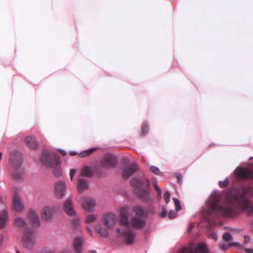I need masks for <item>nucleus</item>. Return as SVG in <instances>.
I'll return each instance as SVG.
<instances>
[{"instance_id":"79ce46f5","label":"nucleus","mask_w":253,"mask_h":253,"mask_svg":"<svg viewBox=\"0 0 253 253\" xmlns=\"http://www.w3.org/2000/svg\"><path fill=\"white\" fill-rule=\"evenodd\" d=\"M6 226V222H0V229H2Z\"/></svg>"},{"instance_id":"a18cd8bd","label":"nucleus","mask_w":253,"mask_h":253,"mask_svg":"<svg viewBox=\"0 0 253 253\" xmlns=\"http://www.w3.org/2000/svg\"><path fill=\"white\" fill-rule=\"evenodd\" d=\"M153 187L154 188H155V189L157 191V190H159V189H161L158 185H157V184L156 183H153Z\"/></svg>"},{"instance_id":"4c0bfd02","label":"nucleus","mask_w":253,"mask_h":253,"mask_svg":"<svg viewBox=\"0 0 253 253\" xmlns=\"http://www.w3.org/2000/svg\"><path fill=\"white\" fill-rule=\"evenodd\" d=\"M177 181L179 184L182 183V175L180 173H177L176 175Z\"/></svg>"},{"instance_id":"4be33fe9","label":"nucleus","mask_w":253,"mask_h":253,"mask_svg":"<svg viewBox=\"0 0 253 253\" xmlns=\"http://www.w3.org/2000/svg\"><path fill=\"white\" fill-rule=\"evenodd\" d=\"M81 175L83 176L91 177L94 174V172L91 167L86 166L81 169Z\"/></svg>"},{"instance_id":"393cba45","label":"nucleus","mask_w":253,"mask_h":253,"mask_svg":"<svg viewBox=\"0 0 253 253\" xmlns=\"http://www.w3.org/2000/svg\"><path fill=\"white\" fill-rule=\"evenodd\" d=\"M219 246L220 249L223 251L226 250L229 247H231L232 246H237V247H239V248H241L242 247V246L239 242H231V243H229L228 245H227L225 243H221L219 245Z\"/></svg>"},{"instance_id":"bb28decb","label":"nucleus","mask_w":253,"mask_h":253,"mask_svg":"<svg viewBox=\"0 0 253 253\" xmlns=\"http://www.w3.org/2000/svg\"><path fill=\"white\" fill-rule=\"evenodd\" d=\"M8 217V212L6 209H3L0 211V221H6Z\"/></svg>"},{"instance_id":"58836bf2","label":"nucleus","mask_w":253,"mask_h":253,"mask_svg":"<svg viewBox=\"0 0 253 253\" xmlns=\"http://www.w3.org/2000/svg\"><path fill=\"white\" fill-rule=\"evenodd\" d=\"M157 192V198L158 200L160 201L162 198V191L161 189H159V190L156 191Z\"/></svg>"},{"instance_id":"bf43d9fd","label":"nucleus","mask_w":253,"mask_h":253,"mask_svg":"<svg viewBox=\"0 0 253 253\" xmlns=\"http://www.w3.org/2000/svg\"><path fill=\"white\" fill-rule=\"evenodd\" d=\"M17 253H20V252H17Z\"/></svg>"},{"instance_id":"cd10ccee","label":"nucleus","mask_w":253,"mask_h":253,"mask_svg":"<svg viewBox=\"0 0 253 253\" xmlns=\"http://www.w3.org/2000/svg\"><path fill=\"white\" fill-rule=\"evenodd\" d=\"M149 130V126L148 122H144L142 125V134L146 135Z\"/></svg>"},{"instance_id":"20e7f679","label":"nucleus","mask_w":253,"mask_h":253,"mask_svg":"<svg viewBox=\"0 0 253 253\" xmlns=\"http://www.w3.org/2000/svg\"><path fill=\"white\" fill-rule=\"evenodd\" d=\"M9 155L10 157L8 161V172L14 179L22 181L24 171L22 166L23 160L22 154L17 150H13L10 152Z\"/></svg>"},{"instance_id":"f8f14e48","label":"nucleus","mask_w":253,"mask_h":253,"mask_svg":"<svg viewBox=\"0 0 253 253\" xmlns=\"http://www.w3.org/2000/svg\"><path fill=\"white\" fill-rule=\"evenodd\" d=\"M130 184L135 189H140L150 185L149 180L147 178L140 179L137 177H133L130 180Z\"/></svg>"},{"instance_id":"c03bdc74","label":"nucleus","mask_w":253,"mask_h":253,"mask_svg":"<svg viewBox=\"0 0 253 253\" xmlns=\"http://www.w3.org/2000/svg\"><path fill=\"white\" fill-rule=\"evenodd\" d=\"M59 151H60L61 154L63 156H65L67 154V152L63 149H59Z\"/></svg>"},{"instance_id":"72a5a7b5","label":"nucleus","mask_w":253,"mask_h":253,"mask_svg":"<svg viewBox=\"0 0 253 253\" xmlns=\"http://www.w3.org/2000/svg\"><path fill=\"white\" fill-rule=\"evenodd\" d=\"M170 196L171 194L169 191H167L165 192L164 197L165 200L167 203H168L170 201Z\"/></svg>"},{"instance_id":"a19ab883","label":"nucleus","mask_w":253,"mask_h":253,"mask_svg":"<svg viewBox=\"0 0 253 253\" xmlns=\"http://www.w3.org/2000/svg\"><path fill=\"white\" fill-rule=\"evenodd\" d=\"M193 228V225L192 224H190L188 225L187 231L189 233H190L192 232Z\"/></svg>"},{"instance_id":"de8ad7c7","label":"nucleus","mask_w":253,"mask_h":253,"mask_svg":"<svg viewBox=\"0 0 253 253\" xmlns=\"http://www.w3.org/2000/svg\"><path fill=\"white\" fill-rule=\"evenodd\" d=\"M78 154V152L75 151H71L70 152V155L71 156H75Z\"/></svg>"},{"instance_id":"4d7b16f0","label":"nucleus","mask_w":253,"mask_h":253,"mask_svg":"<svg viewBox=\"0 0 253 253\" xmlns=\"http://www.w3.org/2000/svg\"><path fill=\"white\" fill-rule=\"evenodd\" d=\"M72 221L75 222V221H77L75 219H74Z\"/></svg>"},{"instance_id":"13d9d810","label":"nucleus","mask_w":253,"mask_h":253,"mask_svg":"<svg viewBox=\"0 0 253 253\" xmlns=\"http://www.w3.org/2000/svg\"><path fill=\"white\" fill-rule=\"evenodd\" d=\"M88 230L89 231H91V230L88 228Z\"/></svg>"},{"instance_id":"dca6fc26","label":"nucleus","mask_w":253,"mask_h":253,"mask_svg":"<svg viewBox=\"0 0 253 253\" xmlns=\"http://www.w3.org/2000/svg\"><path fill=\"white\" fill-rule=\"evenodd\" d=\"M66 189V185L64 181H60L56 183L55 186V194L56 196L61 199L64 195Z\"/></svg>"},{"instance_id":"c9c22d12","label":"nucleus","mask_w":253,"mask_h":253,"mask_svg":"<svg viewBox=\"0 0 253 253\" xmlns=\"http://www.w3.org/2000/svg\"><path fill=\"white\" fill-rule=\"evenodd\" d=\"M160 216L164 217L167 215V211L165 208H163L161 212L159 213Z\"/></svg>"},{"instance_id":"7ed1b4c3","label":"nucleus","mask_w":253,"mask_h":253,"mask_svg":"<svg viewBox=\"0 0 253 253\" xmlns=\"http://www.w3.org/2000/svg\"><path fill=\"white\" fill-rule=\"evenodd\" d=\"M14 226L23 234V244L27 249H32L35 244L36 229L40 225V222H14Z\"/></svg>"},{"instance_id":"8fccbe9b","label":"nucleus","mask_w":253,"mask_h":253,"mask_svg":"<svg viewBox=\"0 0 253 253\" xmlns=\"http://www.w3.org/2000/svg\"><path fill=\"white\" fill-rule=\"evenodd\" d=\"M212 237L215 240H217V236L215 234H213L212 235Z\"/></svg>"},{"instance_id":"f257e3e1","label":"nucleus","mask_w":253,"mask_h":253,"mask_svg":"<svg viewBox=\"0 0 253 253\" xmlns=\"http://www.w3.org/2000/svg\"><path fill=\"white\" fill-rule=\"evenodd\" d=\"M250 192V186H244L225 190L223 191L225 203L221 205V192L213 190L207 202V208L202 209L197 216L201 221H213L211 219L215 216L232 217L242 212L253 215V202L248 197Z\"/></svg>"},{"instance_id":"1a4fd4ad","label":"nucleus","mask_w":253,"mask_h":253,"mask_svg":"<svg viewBox=\"0 0 253 253\" xmlns=\"http://www.w3.org/2000/svg\"><path fill=\"white\" fill-rule=\"evenodd\" d=\"M150 186L145 187L138 190L135 191L134 194L143 202L145 203H152V200L150 195Z\"/></svg>"},{"instance_id":"412c9836","label":"nucleus","mask_w":253,"mask_h":253,"mask_svg":"<svg viewBox=\"0 0 253 253\" xmlns=\"http://www.w3.org/2000/svg\"><path fill=\"white\" fill-rule=\"evenodd\" d=\"M53 209L49 207H44L42 214V218L45 220L50 219L53 215Z\"/></svg>"},{"instance_id":"9b49d317","label":"nucleus","mask_w":253,"mask_h":253,"mask_svg":"<svg viewBox=\"0 0 253 253\" xmlns=\"http://www.w3.org/2000/svg\"><path fill=\"white\" fill-rule=\"evenodd\" d=\"M12 208L17 212L21 211L24 209V203L20 195L16 191L13 192Z\"/></svg>"},{"instance_id":"f704fd0d","label":"nucleus","mask_w":253,"mask_h":253,"mask_svg":"<svg viewBox=\"0 0 253 253\" xmlns=\"http://www.w3.org/2000/svg\"><path fill=\"white\" fill-rule=\"evenodd\" d=\"M168 216L169 219H173L177 216V213L174 211H170L168 214Z\"/></svg>"},{"instance_id":"6e6d98bb","label":"nucleus","mask_w":253,"mask_h":253,"mask_svg":"<svg viewBox=\"0 0 253 253\" xmlns=\"http://www.w3.org/2000/svg\"><path fill=\"white\" fill-rule=\"evenodd\" d=\"M92 253H97V252L95 250H93L92 251Z\"/></svg>"},{"instance_id":"f03ea898","label":"nucleus","mask_w":253,"mask_h":253,"mask_svg":"<svg viewBox=\"0 0 253 253\" xmlns=\"http://www.w3.org/2000/svg\"><path fill=\"white\" fill-rule=\"evenodd\" d=\"M145 225L146 222H99L95 230L100 236L107 237L109 235L107 229L117 226L116 230L119 237L129 245L135 242L136 231L143 228Z\"/></svg>"},{"instance_id":"6ab92c4d","label":"nucleus","mask_w":253,"mask_h":253,"mask_svg":"<svg viewBox=\"0 0 253 253\" xmlns=\"http://www.w3.org/2000/svg\"><path fill=\"white\" fill-rule=\"evenodd\" d=\"M25 143L33 149L37 148L38 143L36 140L34 136H29L24 139Z\"/></svg>"},{"instance_id":"e433bc0d","label":"nucleus","mask_w":253,"mask_h":253,"mask_svg":"<svg viewBox=\"0 0 253 253\" xmlns=\"http://www.w3.org/2000/svg\"><path fill=\"white\" fill-rule=\"evenodd\" d=\"M76 169H70V179H71V180H72L74 176L76 174Z\"/></svg>"},{"instance_id":"a878e982","label":"nucleus","mask_w":253,"mask_h":253,"mask_svg":"<svg viewBox=\"0 0 253 253\" xmlns=\"http://www.w3.org/2000/svg\"><path fill=\"white\" fill-rule=\"evenodd\" d=\"M99 148V147H93L86 150L83 151L79 154V156L81 158H84L89 156Z\"/></svg>"},{"instance_id":"2f4dec72","label":"nucleus","mask_w":253,"mask_h":253,"mask_svg":"<svg viewBox=\"0 0 253 253\" xmlns=\"http://www.w3.org/2000/svg\"><path fill=\"white\" fill-rule=\"evenodd\" d=\"M174 205L175 206L176 211H179L181 209V206L180 205V201L177 199L175 198L173 199Z\"/></svg>"},{"instance_id":"37998d69","label":"nucleus","mask_w":253,"mask_h":253,"mask_svg":"<svg viewBox=\"0 0 253 253\" xmlns=\"http://www.w3.org/2000/svg\"><path fill=\"white\" fill-rule=\"evenodd\" d=\"M245 251L247 253H253V249L250 248H245Z\"/></svg>"},{"instance_id":"39448f33","label":"nucleus","mask_w":253,"mask_h":253,"mask_svg":"<svg viewBox=\"0 0 253 253\" xmlns=\"http://www.w3.org/2000/svg\"><path fill=\"white\" fill-rule=\"evenodd\" d=\"M41 160L43 165L53 169V173L55 177H59L61 176V160L59 154L44 149L42 150Z\"/></svg>"},{"instance_id":"c85d7f7f","label":"nucleus","mask_w":253,"mask_h":253,"mask_svg":"<svg viewBox=\"0 0 253 253\" xmlns=\"http://www.w3.org/2000/svg\"><path fill=\"white\" fill-rule=\"evenodd\" d=\"M222 238L224 241L229 242L232 240V236L230 233L225 232L223 234Z\"/></svg>"},{"instance_id":"09e8293b","label":"nucleus","mask_w":253,"mask_h":253,"mask_svg":"<svg viewBox=\"0 0 253 253\" xmlns=\"http://www.w3.org/2000/svg\"><path fill=\"white\" fill-rule=\"evenodd\" d=\"M3 240V237L2 234H0V245L2 243Z\"/></svg>"},{"instance_id":"423d86ee","label":"nucleus","mask_w":253,"mask_h":253,"mask_svg":"<svg viewBox=\"0 0 253 253\" xmlns=\"http://www.w3.org/2000/svg\"><path fill=\"white\" fill-rule=\"evenodd\" d=\"M135 217L132 221H145L143 219L147 218L150 214H153L156 212V209L153 206L151 205L148 209H145L140 205H136L133 207Z\"/></svg>"},{"instance_id":"5fc2aeb1","label":"nucleus","mask_w":253,"mask_h":253,"mask_svg":"<svg viewBox=\"0 0 253 253\" xmlns=\"http://www.w3.org/2000/svg\"><path fill=\"white\" fill-rule=\"evenodd\" d=\"M2 152H0V160H1L2 158Z\"/></svg>"},{"instance_id":"0eeeda50","label":"nucleus","mask_w":253,"mask_h":253,"mask_svg":"<svg viewBox=\"0 0 253 253\" xmlns=\"http://www.w3.org/2000/svg\"><path fill=\"white\" fill-rule=\"evenodd\" d=\"M208 245L205 243L198 244L191 243L188 247L182 248L178 253H209Z\"/></svg>"},{"instance_id":"ddd939ff","label":"nucleus","mask_w":253,"mask_h":253,"mask_svg":"<svg viewBox=\"0 0 253 253\" xmlns=\"http://www.w3.org/2000/svg\"><path fill=\"white\" fill-rule=\"evenodd\" d=\"M139 167L136 162H132L122 171V176L125 179H128L134 174L138 170Z\"/></svg>"},{"instance_id":"9d476101","label":"nucleus","mask_w":253,"mask_h":253,"mask_svg":"<svg viewBox=\"0 0 253 253\" xmlns=\"http://www.w3.org/2000/svg\"><path fill=\"white\" fill-rule=\"evenodd\" d=\"M234 176L237 179H247L253 177V170L246 169L242 167H238L234 171Z\"/></svg>"},{"instance_id":"f3484780","label":"nucleus","mask_w":253,"mask_h":253,"mask_svg":"<svg viewBox=\"0 0 253 253\" xmlns=\"http://www.w3.org/2000/svg\"><path fill=\"white\" fill-rule=\"evenodd\" d=\"M63 209L69 216L75 217L76 212L73 208V204L71 199H67L63 205Z\"/></svg>"},{"instance_id":"5701e85b","label":"nucleus","mask_w":253,"mask_h":253,"mask_svg":"<svg viewBox=\"0 0 253 253\" xmlns=\"http://www.w3.org/2000/svg\"><path fill=\"white\" fill-rule=\"evenodd\" d=\"M29 221H40L38 213L33 209H30L27 213Z\"/></svg>"},{"instance_id":"4468645a","label":"nucleus","mask_w":253,"mask_h":253,"mask_svg":"<svg viewBox=\"0 0 253 253\" xmlns=\"http://www.w3.org/2000/svg\"><path fill=\"white\" fill-rule=\"evenodd\" d=\"M80 202L83 208L87 211H91L94 210L95 206V201L91 198L87 197H82Z\"/></svg>"},{"instance_id":"aec40b11","label":"nucleus","mask_w":253,"mask_h":253,"mask_svg":"<svg viewBox=\"0 0 253 253\" xmlns=\"http://www.w3.org/2000/svg\"><path fill=\"white\" fill-rule=\"evenodd\" d=\"M118 216L113 212H108L103 214L102 221H117Z\"/></svg>"},{"instance_id":"7c9ffc66","label":"nucleus","mask_w":253,"mask_h":253,"mask_svg":"<svg viewBox=\"0 0 253 253\" xmlns=\"http://www.w3.org/2000/svg\"><path fill=\"white\" fill-rule=\"evenodd\" d=\"M229 184V180L228 177L226 178L223 181H219L218 185L221 188L226 187Z\"/></svg>"},{"instance_id":"a211bd4d","label":"nucleus","mask_w":253,"mask_h":253,"mask_svg":"<svg viewBox=\"0 0 253 253\" xmlns=\"http://www.w3.org/2000/svg\"><path fill=\"white\" fill-rule=\"evenodd\" d=\"M129 208L124 206L120 209L121 220L120 221H129L128 220Z\"/></svg>"},{"instance_id":"864d4df0","label":"nucleus","mask_w":253,"mask_h":253,"mask_svg":"<svg viewBox=\"0 0 253 253\" xmlns=\"http://www.w3.org/2000/svg\"><path fill=\"white\" fill-rule=\"evenodd\" d=\"M251 229L253 231V222H252L251 224Z\"/></svg>"},{"instance_id":"49530a36","label":"nucleus","mask_w":253,"mask_h":253,"mask_svg":"<svg viewBox=\"0 0 253 253\" xmlns=\"http://www.w3.org/2000/svg\"><path fill=\"white\" fill-rule=\"evenodd\" d=\"M14 221L17 222V221H25L24 219L21 217H17L16 218Z\"/></svg>"},{"instance_id":"ea45409f","label":"nucleus","mask_w":253,"mask_h":253,"mask_svg":"<svg viewBox=\"0 0 253 253\" xmlns=\"http://www.w3.org/2000/svg\"><path fill=\"white\" fill-rule=\"evenodd\" d=\"M244 240H245L244 242H245V244L249 242L251 240L250 237L248 235H244Z\"/></svg>"},{"instance_id":"2eb2a0df","label":"nucleus","mask_w":253,"mask_h":253,"mask_svg":"<svg viewBox=\"0 0 253 253\" xmlns=\"http://www.w3.org/2000/svg\"><path fill=\"white\" fill-rule=\"evenodd\" d=\"M84 238L81 236L75 237L73 241V248L76 253H82L84 250Z\"/></svg>"},{"instance_id":"6e6552de","label":"nucleus","mask_w":253,"mask_h":253,"mask_svg":"<svg viewBox=\"0 0 253 253\" xmlns=\"http://www.w3.org/2000/svg\"><path fill=\"white\" fill-rule=\"evenodd\" d=\"M118 163V158L111 153L106 154L100 162V166L105 169L115 168L117 166Z\"/></svg>"},{"instance_id":"473e14b6","label":"nucleus","mask_w":253,"mask_h":253,"mask_svg":"<svg viewBox=\"0 0 253 253\" xmlns=\"http://www.w3.org/2000/svg\"><path fill=\"white\" fill-rule=\"evenodd\" d=\"M97 219V216L95 214H91L87 216L86 221H94Z\"/></svg>"},{"instance_id":"c756f323","label":"nucleus","mask_w":253,"mask_h":253,"mask_svg":"<svg viewBox=\"0 0 253 253\" xmlns=\"http://www.w3.org/2000/svg\"><path fill=\"white\" fill-rule=\"evenodd\" d=\"M150 171L153 173L154 174L157 175H161V171L159 169L154 166H152L150 168Z\"/></svg>"},{"instance_id":"3c124183","label":"nucleus","mask_w":253,"mask_h":253,"mask_svg":"<svg viewBox=\"0 0 253 253\" xmlns=\"http://www.w3.org/2000/svg\"><path fill=\"white\" fill-rule=\"evenodd\" d=\"M74 226H78L79 225V223L80 222H74Z\"/></svg>"},{"instance_id":"b1692460","label":"nucleus","mask_w":253,"mask_h":253,"mask_svg":"<svg viewBox=\"0 0 253 253\" xmlns=\"http://www.w3.org/2000/svg\"><path fill=\"white\" fill-rule=\"evenodd\" d=\"M78 181L79 185L78 186V190L79 192H83L88 189V184L84 179H79Z\"/></svg>"},{"instance_id":"603ef678","label":"nucleus","mask_w":253,"mask_h":253,"mask_svg":"<svg viewBox=\"0 0 253 253\" xmlns=\"http://www.w3.org/2000/svg\"><path fill=\"white\" fill-rule=\"evenodd\" d=\"M253 159V157H251L250 158V159H250V160H251V159ZM250 165H251V166L253 167V162L251 163L250 164Z\"/></svg>"}]
</instances>
